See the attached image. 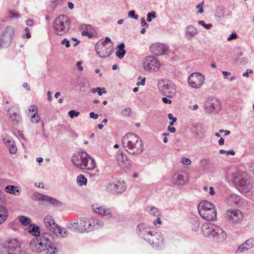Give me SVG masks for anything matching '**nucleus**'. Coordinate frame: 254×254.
Here are the masks:
<instances>
[{
    "instance_id": "obj_60",
    "label": "nucleus",
    "mask_w": 254,
    "mask_h": 254,
    "mask_svg": "<svg viewBox=\"0 0 254 254\" xmlns=\"http://www.w3.org/2000/svg\"><path fill=\"white\" fill-rule=\"evenodd\" d=\"M202 4V3L199 4L197 5V6H196V8L199 9L198 12L199 13H202L203 12V9L202 7V5H201Z\"/></svg>"
},
{
    "instance_id": "obj_20",
    "label": "nucleus",
    "mask_w": 254,
    "mask_h": 254,
    "mask_svg": "<svg viewBox=\"0 0 254 254\" xmlns=\"http://www.w3.org/2000/svg\"><path fill=\"white\" fill-rule=\"evenodd\" d=\"M92 207V209L95 213L102 216L112 215V213L110 209L106 208L105 207L100 206L98 204H93Z\"/></svg>"
},
{
    "instance_id": "obj_2",
    "label": "nucleus",
    "mask_w": 254,
    "mask_h": 254,
    "mask_svg": "<svg viewBox=\"0 0 254 254\" xmlns=\"http://www.w3.org/2000/svg\"><path fill=\"white\" fill-rule=\"evenodd\" d=\"M202 231L205 237H209L217 243H221L227 238L226 233L221 228L210 223L202 225Z\"/></svg>"
},
{
    "instance_id": "obj_17",
    "label": "nucleus",
    "mask_w": 254,
    "mask_h": 254,
    "mask_svg": "<svg viewBox=\"0 0 254 254\" xmlns=\"http://www.w3.org/2000/svg\"><path fill=\"white\" fill-rule=\"evenodd\" d=\"M5 249L8 254H19L21 248L17 240L12 239L6 243Z\"/></svg>"
},
{
    "instance_id": "obj_46",
    "label": "nucleus",
    "mask_w": 254,
    "mask_h": 254,
    "mask_svg": "<svg viewBox=\"0 0 254 254\" xmlns=\"http://www.w3.org/2000/svg\"><path fill=\"white\" fill-rule=\"evenodd\" d=\"M128 16L135 20L137 19L138 18V16L135 14V12L133 10H130L128 12Z\"/></svg>"
},
{
    "instance_id": "obj_24",
    "label": "nucleus",
    "mask_w": 254,
    "mask_h": 254,
    "mask_svg": "<svg viewBox=\"0 0 254 254\" xmlns=\"http://www.w3.org/2000/svg\"><path fill=\"white\" fill-rule=\"evenodd\" d=\"M136 231L144 239L145 237H147V235H149L152 232L149 228L146 227L144 224H139L137 227Z\"/></svg>"
},
{
    "instance_id": "obj_18",
    "label": "nucleus",
    "mask_w": 254,
    "mask_h": 254,
    "mask_svg": "<svg viewBox=\"0 0 254 254\" xmlns=\"http://www.w3.org/2000/svg\"><path fill=\"white\" fill-rule=\"evenodd\" d=\"M117 161L122 168H128L130 166V160L123 151L119 150L116 155Z\"/></svg>"
},
{
    "instance_id": "obj_12",
    "label": "nucleus",
    "mask_w": 254,
    "mask_h": 254,
    "mask_svg": "<svg viewBox=\"0 0 254 254\" xmlns=\"http://www.w3.org/2000/svg\"><path fill=\"white\" fill-rule=\"evenodd\" d=\"M204 76L199 72L191 73L188 78V83L192 88H197L200 87L203 83Z\"/></svg>"
},
{
    "instance_id": "obj_26",
    "label": "nucleus",
    "mask_w": 254,
    "mask_h": 254,
    "mask_svg": "<svg viewBox=\"0 0 254 254\" xmlns=\"http://www.w3.org/2000/svg\"><path fill=\"white\" fill-rule=\"evenodd\" d=\"M44 222L46 227L48 230L52 232L57 227V224L55 222L54 220L51 216H46L45 217Z\"/></svg>"
},
{
    "instance_id": "obj_16",
    "label": "nucleus",
    "mask_w": 254,
    "mask_h": 254,
    "mask_svg": "<svg viewBox=\"0 0 254 254\" xmlns=\"http://www.w3.org/2000/svg\"><path fill=\"white\" fill-rule=\"evenodd\" d=\"M225 217L230 223L236 224L242 220L243 215L239 210H228L226 212Z\"/></svg>"
},
{
    "instance_id": "obj_38",
    "label": "nucleus",
    "mask_w": 254,
    "mask_h": 254,
    "mask_svg": "<svg viewBox=\"0 0 254 254\" xmlns=\"http://www.w3.org/2000/svg\"><path fill=\"white\" fill-rule=\"evenodd\" d=\"M77 182L79 186L86 185L87 179L82 175H79L77 178Z\"/></svg>"
},
{
    "instance_id": "obj_35",
    "label": "nucleus",
    "mask_w": 254,
    "mask_h": 254,
    "mask_svg": "<svg viewBox=\"0 0 254 254\" xmlns=\"http://www.w3.org/2000/svg\"><path fill=\"white\" fill-rule=\"evenodd\" d=\"M5 190L7 193L13 194H15L16 192H19V190L17 189V187L12 185L6 186L5 188Z\"/></svg>"
},
{
    "instance_id": "obj_8",
    "label": "nucleus",
    "mask_w": 254,
    "mask_h": 254,
    "mask_svg": "<svg viewBox=\"0 0 254 254\" xmlns=\"http://www.w3.org/2000/svg\"><path fill=\"white\" fill-rule=\"evenodd\" d=\"M113 44H104V42H97L95 50L99 57L103 58L111 55L114 51Z\"/></svg>"
},
{
    "instance_id": "obj_37",
    "label": "nucleus",
    "mask_w": 254,
    "mask_h": 254,
    "mask_svg": "<svg viewBox=\"0 0 254 254\" xmlns=\"http://www.w3.org/2000/svg\"><path fill=\"white\" fill-rule=\"evenodd\" d=\"M9 118L14 124H17L19 122L20 117L17 112H13L9 114Z\"/></svg>"
},
{
    "instance_id": "obj_7",
    "label": "nucleus",
    "mask_w": 254,
    "mask_h": 254,
    "mask_svg": "<svg viewBox=\"0 0 254 254\" xmlns=\"http://www.w3.org/2000/svg\"><path fill=\"white\" fill-rule=\"evenodd\" d=\"M14 34V30L12 27L5 28L0 37V46L3 48L8 47L12 42Z\"/></svg>"
},
{
    "instance_id": "obj_62",
    "label": "nucleus",
    "mask_w": 254,
    "mask_h": 254,
    "mask_svg": "<svg viewBox=\"0 0 254 254\" xmlns=\"http://www.w3.org/2000/svg\"><path fill=\"white\" fill-rule=\"evenodd\" d=\"M162 101L166 104H171L172 102V101L170 99H169L166 97H163L162 98Z\"/></svg>"
},
{
    "instance_id": "obj_55",
    "label": "nucleus",
    "mask_w": 254,
    "mask_h": 254,
    "mask_svg": "<svg viewBox=\"0 0 254 254\" xmlns=\"http://www.w3.org/2000/svg\"><path fill=\"white\" fill-rule=\"evenodd\" d=\"M80 112H68V115L71 118L79 116Z\"/></svg>"
},
{
    "instance_id": "obj_40",
    "label": "nucleus",
    "mask_w": 254,
    "mask_h": 254,
    "mask_svg": "<svg viewBox=\"0 0 254 254\" xmlns=\"http://www.w3.org/2000/svg\"><path fill=\"white\" fill-rule=\"evenodd\" d=\"M41 119V118L38 112H35L33 115L31 117V121L33 123H38Z\"/></svg>"
},
{
    "instance_id": "obj_34",
    "label": "nucleus",
    "mask_w": 254,
    "mask_h": 254,
    "mask_svg": "<svg viewBox=\"0 0 254 254\" xmlns=\"http://www.w3.org/2000/svg\"><path fill=\"white\" fill-rule=\"evenodd\" d=\"M6 144L7 146L9 147V152L11 154H15L17 152V147L15 145V143L13 141L11 140H8L6 141Z\"/></svg>"
},
{
    "instance_id": "obj_28",
    "label": "nucleus",
    "mask_w": 254,
    "mask_h": 254,
    "mask_svg": "<svg viewBox=\"0 0 254 254\" xmlns=\"http://www.w3.org/2000/svg\"><path fill=\"white\" fill-rule=\"evenodd\" d=\"M56 236H58L59 234L61 235L63 237H66L68 236V231L65 228H62L57 225L55 229L52 230Z\"/></svg>"
},
{
    "instance_id": "obj_1",
    "label": "nucleus",
    "mask_w": 254,
    "mask_h": 254,
    "mask_svg": "<svg viewBox=\"0 0 254 254\" xmlns=\"http://www.w3.org/2000/svg\"><path fill=\"white\" fill-rule=\"evenodd\" d=\"M123 147L129 154L137 156L143 151V144L139 137L134 133L125 134L122 139Z\"/></svg>"
},
{
    "instance_id": "obj_5",
    "label": "nucleus",
    "mask_w": 254,
    "mask_h": 254,
    "mask_svg": "<svg viewBox=\"0 0 254 254\" xmlns=\"http://www.w3.org/2000/svg\"><path fill=\"white\" fill-rule=\"evenodd\" d=\"M233 182L238 189L244 192L249 191L251 189L253 184L251 177L245 173L235 176Z\"/></svg>"
},
{
    "instance_id": "obj_9",
    "label": "nucleus",
    "mask_w": 254,
    "mask_h": 254,
    "mask_svg": "<svg viewBox=\"0 0 254 254\" xmlns=\"http://www.w3.org/2000/svg\"><path fill=\"white\" fill-rule=\"evenodd\" d=\"M79 161L82 168L88 170H93L96 166L94 160L84 151H81L78 153Z\"/></svg>"
},
{
    "instance_id": "obj_61",
    "label": "nucleus",
    "mask_w": 254,
    "mask_h": 254,
    "mask_svg": "<svg viewBox=\"0 0 254 254\" xmlns=\"http://www.w3.org/2000/svg\"><path fill=\"white\" fill-rule=\"evenodd\" d=\"M98 117V115L94 113V112H90V118H93L94 119H97Z\"/></svg>"
},
{
    "instance_id": "obj_47",
    "label": "nucleus",
    "mask_w": 254,
    "mask_h": 254,
    "mask_svg": "<svg viewBox=\"0 0 254 254\" xmlns=\"http://www.w3.org/2000/svg\"><path fill=\"white\" fill-rule=\"evenodd\" d=\"M40 242H39V245H40V249H41V252L44 251L46 249L47 250V248L48 246H47L46 243L43 242L40 239H39Z\"/></svg>"
},
{
    "instance_id": "obj_27",
    "label": "nucleus",
    "mask_w": 254,
    "mask_h": 254,
    "mask_svg": "<svg viewBox=\"0 0 254 254\" xmlns=\"http://www.w3.org/2000/svg\"><path fill=\"white\" fill-rule=\"evenodd\" d=\"M40 242L39 239L35 237L33 238L30 242V247L31 250L36 252H41V249H40V245L39 242Z\"/></svg>"
},
{
    "instance_id": "obj_14",
    "label": "nucleus",
    "mask_w": 254,
    "mask_h": 254,
    "mask_svg": "<svg viewBox=\"0 0 254 254\" xmlns=\"http://www.w3.org/2000/svg\"><path fill=\"white\" fill-rule=\"evenodd\" d=\"M204 108L207 111H219L221 109L219 100L214 97H209L205 100Z\"/></svg>"
},
{
    "instance_id": "obj_23",
    "label": "nucleus",
    "mask_w": 254,
    "mask_h": 254,
    "mask_svg": "<svg viewBox=\"0 0 254 254\" xmlns=\"http://www.w3.org/2000/svg\"><path fill=\"white\" fill-rule=\"evenodd\" d=\"M172 183L175 185H184L186 183L185 176L180 173L174 174L172 177Z\"/></svg>"
},
{
    "instance_id": "obj_56",
    "label": "nucleus",
    "mask_w": 254,
    "mask_h": 254,
    "mask_svg": "<svg viewBox=\"0 0 254 254\" xmlns=\"http://www.w3.org/2000/svg\"><path fill=\"white\" fill-rule=\"evenodd\" d=\"M182 162L183 164L188 165L190 164L191 161L188 158H183Z\"/></svg>"
},
{
    "instance_id": "obj_42",
    "label": "nucleus",
    "mask_w": 254,
    "mask_h": 254,
    "mask_svg": "<svg viewBox=\"0 0 254 254\" xmlns=\"http://www.w3.org/2000/svg\"><path fill=\"white\" fill-rule=\"evenodd\" d=\"M0 214L5 215L6 217L8 216V211L7 208L5 206H0Z\"/></svg>"
},
{
    "instance_id": "obj_11",
    "label": "nucleus",
    "mask_w": 254,
    "mask_h": 254,
    "mask_svg": "<svg viewBox=\"0 0 254 254\" xmlns=\"http://www.w3.org/2000/svg\"><path fill=\"white\" fill-rule=\"evenodd\" d=\"M106 190L112 193H121L126 190V186L124 182H121L117 179H114L108 182Z\"/></svg>"
},
{
    "instance_id": "obj_50",
    "label": "nucleus",
    "mask_w": 254,
    "mask_h": 254,
    "mask_svg": "<svg viewBox=\"0 0 254 254\" xmlns=\"http://www.w3.org/2000/svg\"><path fill=\"white\" fill-rule=\"evenodd\" d=\"M25 31L26 32V34L25 35H23L22 36V37L24 38L25 37H26L27 38H28V39L30 38L31 36V34H30V32H29V31H30L29 28L28 27H26L25 28Z\"/></svg>"
},
{
    "instance_id": "obj_54",
    "label": "nucleus",
    "mask_w": 254,
    "mask_h": 254,
    "mask_svg": "<svg viewBox=\"0 0 254 254\" xmlns=\"http://www.w3.org/2000/svg\"><path fill=\"white\" fill-rule=\"evenodd\" d=\"M99 42H104V44H113L110 37H106L104 41H99Z\"/></svg>"
},
{
    "instance_id": "obj_39",
    "label": "nucleus",
    "mask_w": 254,
    "mask_h": 254,
    "mask_svg": "<svg viewBox=\"0 0 254 254\" xmlns=\"http://www.w3.org/2000/svg\"><path fill=\"white\" fill-rule=\"evenodd\" d=\"M19 221L23 225H27L31 222L30 218L25 216H21L19 217Z\"/></svg>"
},
{
    "instance_id": "obj_31",
    "label": "nucleus",
    "mask_w": 254,
    "mask_h": 254,
    "mask_svg": "<svg viewBox=\"0 0 254 254\" xmlns=\"http://www.w3.org/2000/svg\"><path fill=\"white\" fill-rule=\"evenodd\" d=\"M145 210L150 215L153 216L159 217L160 215V212L159 209L156 207L148 205L145 207Z\"/></svg>"
},
{
    "instance_id": "obj_36",
    "label": "nucleus",
    "mask_w": 254,
    "mask_h": 254,
    "mask_svg": "<svg viewBox=\"0 0 254 254\" xmlns=\"http://www.w3.org/2000/svg\"><path fill=\"white\" fill-rule=\"evenodd\" d=\"M71 162L72 164L76 167L80 168L81 169H84V168H82L81 165V162L79 161V158L78 154L72 156L71 158Z\"/></svg>"
},
{
    "instance_id": "obj_19",
    "label": "nucleus",
    "mask_w": 254,
    "mask_h": 254,
    "mask_svg": "<svg viewBox=\"0 0 254 254\" xmlns=\"http://www.w3.org/2000/svg\"><path fill=\"white\" fill-rule=\"evenodd\" d=\"M199 214L201 217L207 221H213L216 218V209H210L208 210H201V212H199Z\"/></svg>"
},
{
    "instance_id": "obj_51",
    "label": "nucleus",
    "mask_w": 254,
    "mask_h": 254,
    "mask_svg": "<svg viewBox=\"0 0 254 254\" xmlns=\"http://www.w3.org/2000/svg\"><path fill=\"white\" fill-rule=\"evenodd\" d=\"M61 44L63 45H65L66 48H69L70 47L69 41L66 38H64L63 40L61 42Z\"/></svg>"
},
{
    "instance_id": "obj_10",
    "label": "nucleus",
    "mask_w": 254,
    "mask_h": 254,
    "mask_svg": "<svg viewBox=\"0 0 254 254\" xmlns=\"http://www.w3.org/2000/svg\"><path fill=\"white\" fill-rule=\"evenodd\" d=\"M144 240L148 242L153 248H158L163 243L164 239L160 232H151Z\"/></svg>"
},
{
    "instance_id": "obj_32",
    "label": "nucleus",
    "mask_w": 254,
    "mask_h": 254,
    "mask_svg": "<svg viewBox=\"0 0 254 254\" xmlns=\"http://www.w3.org/2000/svg\"><path fill=\"white\" fill-rule=\"evenodd\" d=\"M41 199L42 200L48 201L56 206H60L62 204V203L57 199L47 195H42Z\"/></svg>"
},
{
    "instance_id": "obj_59",
    "label": "nucleus",
    "mask_w": 254,
    "mask_h": 254,
    "mask_svg": "<svg viewBox=\"0 0 254 254\" xmlns=\"http://www.w3.org/2000/svg\"><path fill=\"white\" fill-rule=\"evenodd\" d=\"M82 62L81 61H78L76 64V66L78 67V69L80 71H82L83 70V67L81 66Z\"/></svg>"
},
{
    "instance_id": "obj_44",
    "label": "nucleus",
    "mask_w": 254,
    "mask_h": 254,
    "mask_svg": "<svg viewBox=\"0 0 254 254\" xmlns=\"http://www.w3.org/2000/svg\"><path fill=\"white\" fill-rule=\"evenodd\" d=\"M21 16L20 14L16 12H13L11 10L8 11V18H19Z\"/></svg>"
},
{
    "instance_id": "obj_48",
    "label": "nucleus",
    "mask_w": 254,
    "mask_h": 254,
    "mask_svg": "<svg viewBox=\"0 0 254 254\" xmlns=\"http://www.w3.org/2000/svg\"><path fill=\"white\" fill-rule=\"evenodd\" d=\"M245 250H248V249H247V246H245V244L244 243L238 247L236 252L242 253Z\"/></svg>"
},
{
    "instance_id": "obj_64",
    "label": "nucleus",
    "mask_w": 254,
    "mask_h": 254,
    "mask_svg": "<svg viewBox=\"0 0 254 254\" xmlns=\"http://www.w3.org/2000/svg\"><path fill=\"white\" fill-rule=\"evenodd\" d=\"M253 70L252 69H248L247 71L243 73V76H248L249 73H252Z\"/></svg>"
},
{
    "instance_id": "obj_22",
    "label": "nucleus",
    "mask_w": 254,
    "mask_h": 254,
    "mask_svg": "<svg viewBox=\"0 0 254 254\" xmlns=\"http://www.w3.org/2000/svg\"><path fill=\"white\" fill-rule=\"evenodd\" d=\"M152 51L156 55L164 54L167 50V47L161 44H156L151 47Z\"/></svg>"
},
{
    "instance_id": "obj_4",
    "label": "nucleus",
    "mask_w": 254,
    "mask_h": 254,
    "mask_svg": "<svg viewBox=\"0 0 254 254\" xmlns=\"http://www.w3.org/2000/svg\"><path fill=\"white\" fill-rule=\"evenodd\" d=\"M67 227L72 230L80 232H88L94 229V225L87 218H79L74 222L67 224Z\"/></svg>"
},
{
    "instance_id": "obj_58",
    "label": "nucleus",
    "mask_w": 254,
    "mask_h": 254,
    "mask_svg": "<svg viewBox=\"0 0 254 254\" xmlns=\"http://www.w3.org/2000/svg\"><path fill=\"white\" fill-rule=\"evenodd\" d=\"M6 218L5 215L0 214V225L6 220Z\"/></svg>"
},
{
    "instance_id": "obj_15",
    "label": "nucleus",
    "mask_w": 254,
    "mask_h": 254,
    "mask_svg": "<svg viewBox=\"0 0 254 254\" xmlns=\"http://www.w3.org/2000/svg\"><path fill=\"white\" fill-rule=\"evenodd\" d=\"M39 239L46 243L47 246H48L47 250L49 252L50 254H55L58 252L57 248L54 245V238L52 236L48 233H43Z\"/></svg>"
},
{
    "instance_id": "obj_49",
    "label": "nucleus",
    "mask_w": 254,
    "mask_h": 254,
    "mask_svg": "<svg viewBox=\"0 0 254 254\" xmlns=\"http://www.w3.org/2000/svg\"><path fill=\"white\" fill-rule=\"evenodd\" d=\"M98 95L101 96L103 93H106L107 91L105 88L97 87V91Z\"/></svg>"
},
{
    "instance_id": "obj_53",
    "label": "nucleus",
    "mask_w": 254,
    "mask_h": 254,
    "mask_svg": "<svg viewBox=\"0 0 254 254\" xmlns=\"http://www.w3.org/2000/svg\"><path fill=\"white\" fill-rule=\"evenodd\" d=\"M237 38V34L235 32L232 33L230 35L229 37L227 38V40L231 41L232 40L236 39Z\"/></svg>"
},
{
    "instance_id": "obj_45",
    "label": "nucleus",
    "mask_w": 254,
    "mask_h": 254,
    "mask_svg": "<svg viewBox=\"0 0 254 254\" xmlns=\"http://www.w3.org/2000/svg\"><path fill=\"white\" fill-rule=\"evenodd\" d=\"M156 17V12L154 11H152L147 13V21L148 22H151L152 21V18H155Z\"/></svg>"
},
{
    "instance_id": "obj_43",
    "label": "nucleus",
    "mask_w": 254,
    "mask_h": 254,
    "mask_svg": "<svg viewBox=\"0 0 254 254\" xmlns=\"http://www.w3.org/2000/svg\"><path fill=\"white\" fill-rule=\"evenodd\" d=\"M198 23L206 29H209L212 27V24L211 23L206 24L203 20L198 21Z\"/></svg>"
},
{
    "instance_id": "obj_33",
    "label": "nucleus",
    "mask_w": 254,
    "mask_h": 254,
    "mask_svg": "<svg viewBox=\"0 0 254 254\" xmlns=\"http://www.w3.org/2000/svg\"><path fill=\"white\" fill-rule=\"evenodd\" d=\"M31 226V228H28V231L30 234H32L34 236H35L36 237L39 238L41 236L40 230L39 227L36 225H33V226Z\"/></svg>"
},
{
    "instance_id": "obj_57",
    "label": "nucleus",
    "mask_w": 254,
    "mask_h": 254,
    "mask_svg": "<svg viewBox=\"0 0 254 254\" xmlns=\"http://www.w3.org/2000/svg\"><path fill=\"white\" fill-rule=\"evenodd\" d=\"M141 24L142 26H146V27L149 26V24L147 23L145 18L143 17L141 19Z\"/></svg>"
},
{
    "instance_id": "obj_41",
    "label": "nucleus",
    "mask_w": 254,
    "mask_h": 254,
    "mask_svg": "<svg viewBox=\"0 0 254 254\" xmlns=\"http://www.w3.org/2000/svg\"><path fill=\"white\" fill-rule=\"evenodd\" d=\"M244 244L247 246V249L249 250L254 246V239L251 238L246 241Z\"/></svg>"
},
{
    "instance_id": "obj_13",
    "label": "nucleus",
    "mask_w": 254,
    "mask_h": 254,
    "mask_svg": "<svg viewBox=\"0 0 254 254\" xmlns=\"http://www.w3.org/2000/svg\"><path fill=\"white\" fill-rule=\"evenodd\" d=\"M143 67L147 71H157L160 64L158 60L153 56H148L143 61Z\"/></svg>"
},
{
    "instance_id": "obj_6",
    "label": "nucleus",
    "mask_w": 254,
    "mask_h": 254,
    "mask_svg": "<svg viewBox=\"0 0 254 254\" xmlns=\"http://www.w3.org/2000/svg\"><path fill=\"white\" fill-rule=\"evenodd\" d=\"M158 87L159 91L168 98H172L176 93L175 85L170 80L165 79L159 80Z\"/></svg>"
},
{
    "instance_id": "obj_29",
    "label": "nucleus",
    "mask_w": 254,
    "mask_h": 254,
    "mask_svg": "<svg viewBox=\"0 0 254 254\" xmlns=\"http://www.w3.org/2000/svg\"><path fill=\"white\" fill-rule=\"evenodd\" d=\"M118 50L116 52V55L119 59H122L126 53L125 49V45L124 43H121L117 46Z\"/></svg>"
},
{
    "instance_id": "obj_25",
    "label": "nucleus",
    "mask_w": 254,
    "mask_h": 254,
    "mask_svg": "<svg viewBox=\"0 0 254 254\" xmlns=\"http://www.w3.org/2000/svg\"><path fill=\"white\" fill-rule=\"evenodd\" d=\"M210 209H215L214 204L207 200H202L198 205V212H201V210H208Z\"/></svg>"
},
{
    "instance_id": "obj_21",
    "label": "nucleus",
    "mask_w": 254,
    "mask_h": 254,
    "mask_svg": "<svg viewBox=\"0 0 254 254\" xmlns=\"http://www.w3.org/2000/svg\"><path fill=\"white\" fill-rule=\"evenodd\" d=\"M197 34V28L193 25H188L185 28V37L188 40H191Z\"/></svg>"
},
{
    "instance_id": "obj_52",
    "label": "nucleus",
    "mask_w": 254,
    "mask_h": 254,
    "mask_svg": "<svg viewBox=\"0 0 254 254\" xmlns=\"http://www.w3.org/2000/svg\"><path fill=\"white\" fill-rule=\"evenodd\" d=\"M28 111H38V108L36 105H32L28 107Z\"/></svg>"
},
{
    "instance_id": "obj_63",
    "label": "nucleus",
    "mask_w": 254,
    "mask_h": 254,
    "mask_svg": "<svg viewBox=\"0 0 254 254\" xmlns=\"http://www.w3.org/2000/svg\"><path fill=\"white\" fill-rule=\"evenodd\" d=\"M82 35L83 36H87L88 37H91V34L90 33H89L88 31H83L82 32Z\"/></svg>"
},
{
    "instance_id": "obj_3",
    "label": "nucleus",
    "mask_w": 254,
    "mask_h": 254,
    "mask_svg": "<svg viewBox=\"0 0 254 254\" xmlns=\"http://www.w3.org/2000/svg\"><path fill=\"white\" fill-rule=\"evenodd\" d=\"M71 20L65 15H61L58 16L54 22V30L55 33L60 36H62L66 33L69 28Z\"/></svg>"
},
{
    "instance_id": "obj_30",
    "label": "nucleus",
    "mask_w": 254,
    "mask_h": 254,
    "mask_svg": "<svg viewBox=\"0 0 254 254\" xmlns=\"http://www.w3.org/2000/svg\"><path fill=\"white\" fill-rule=\"evenodd\" d=\"M240 200V197L235 194H230L227 197L228 203L232 206L238 204Z\"/></svg>"
}]
</instances>
